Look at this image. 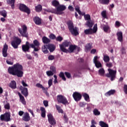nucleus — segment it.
<instances>
[{"instance_id":"nucleus-1","label":"nucleus","mask_w":127,"mask_h":127,"mask_svg":"<svg viewBox=\"0 0 127 127\" xmlns=\"http://www.w3.org/2000/svg\"><path fill=\"white\" fill-rule=\"evenodd\" d=\"M23 67L21 64L16 63L13 66L8 68V72L13 76H17L19 78H21L23 76V71H22Z\"/></svg>"},{"instance_id":"nucleus-2","label":"nucleus","mask_w":127,"mask_h":127,"mask_svg":"<svg viewBox=\"0 0 127 127\" xmlns=\"http://www.w3.org/2000/svg\"><path fill=\"white\" fill-rule=\"evenodd\" d=\"M66 9V6L61 5L57 7L56 9H44L45 11H47V12H51L52 13H55V14H62L63 13V11Z\"/></svg>"},{"instance_id":"nucleus-3","label":"nucleus","mask_w":127,"mask_h":127,"mask_svg":"<svg viewBox=\"0 0 127 127\" xmlns=\"http://www.w3.org/2000/svg\"><path fill=\"white\" fill-rule=\"evenodd\" d=\"M67 25L68 27V29L70 30L71 34L75 35V36L79 34V33L78 32V28H74V26H73V22H72V21H68L67 22Z\"/></svg>"},{"instance_id":"nucleus-4","label":"nucleus","mask_w":127,"mask_h":127,"mask_svg":"<svg viewBox=\"0 0 127 127\" xmlns=\"http://www.w3.org/2000/svg\"><path fill=\"white\" fill-rule=\"evenodd\" d=\"M57 100L60 104H63V105H69V102L67 100V98L65 96L62 95H58L57 96Z\"/></svg>"},{"instance_id":"nucleus-5","label":"nucleus","mask_w":127,"mask_h":127,"mask_svg":"<svg viewBox=\"0 0 127 127\" xmlns=\"http://www.w3.org/2000/svg\"><path fill=\"white\" fill-rule=\"evenodd\" d=\"M108 73L106 74V77L111 78V81H114L116 79V76L117 75V70H113L111 68H108Z\"/></svg>"},{"instance_id":"nucleus-6","label":"nucleus","mask_w":127,"mask_h":127,"mask_svg":"<svg viewBox=\"0 0 127 127\" xmlns=\"http://www.w3.org/2000/svg\"><path fill=\"white\" fill-rule=\"evenodd\" d=\"M70 45V42L65 41L62 44L60 45V47L61 51L64 53H68L69 50L66 49V47H68Z\"/></svg>"},{"instance_id":"nucleus-7","label":"nucleus","mask_w":127,"mask_h":127,"mask_svg":"<svg viewBox=\"0 0 127 127\" xmlns=\"http://www.w3.org/2000/svg\"><path fill=\"white\" fill-rule=\"evenodd\" d=\"M18 30L22 36H23L24 37H28V33H27V27L25 25L22 26V28H19Z\"/></svg>"},{"instance_id":"nucleus-8","label":"nucleus","mask_w":127,"mask_h":127,"mask_svg":"<svg viewBox=\"0 0 127 127\" xmlns=\"http://www.w3.org/2000/svg\"><path fill=\"white\" fill-rule=\"evenodd\" d=\"M1 121L4 122H10V113H5L0 116Z\"/></svg>"},{"instance_id":"nucleus-9","label":"nucleus","mask_w":127,"mask_h":127,"mask_svg":"<svg viewBox=\"0 0 127 127\" xmlns=\"http://www.w3.org/2000/svg\"><path fill=\"white\" fill-rule=\"evenodd\" d=\"M97 30H98V27H97V24H96L94 25L93 29L90 28L85 30L84 33L85 34H92V33H96Z\"/></svg>"},{"instance_id":"nucleus-10","label":"nucleus","mask_w":127,"mask_h":127,"mask_svg":"<svg viewBox=\"0 0 127 127\" xmlns=\"http://www.w3.org/2000/svg\"><path fill=\"white\" fill-rule=\"evenodd\" d=\"M40 45V43L37 40H35L33 41V44H30V46L31 47V48L34 49V51H38L39 50V49H38V47H39Z\"/></svg>"},{"instance_id":"nucleus-11","label":"nucleus","mask_w":127,"mask_h":127,"mask_svg":"<svg viewBox=\"0 0 127 127\" xmlns=\"http://www.w3.org/2000/svg\"><path fill=\"white\" fill-rule=\"evenodd\" d=\"M47 117L48 122L50 125H52L53 126L56 125V121L55 120V119H54V117H53V115H52V114H48Z\"/></svg>"},{"instance_id":"nucleus-12","label":"nucleus","mask_w":127,"mask_h":127,"mask_svg":"<svg viewBox=\"0 0 127 127\" xmlns=\"http://www.w3.org/2000/svg\"><path fill=\"white\" fill-rule=\"evenodd\" d=\"M100 59V57L95 56L93 59V62L96 67V68H101L102 67V64L99 61Z\"/></svg>"},{"instance_id":"nucleus-13","label":"nucleus","mask_w":127,"mask_h":127,"mask_svg":"<svg viewBox=\"0 0 127 127\" xmlns=\"http://www.w3.org/2000/svg\"><path fill=\"white\" fill-rule=\"evenodd\" d=\"M72 97L75 102H79L82 99V95L79 92H74L72 94Z\"/></svg>"},{"instance_id":"nucleus-14","label":"nucleus","mask_w":127,"mask_h":127,"mask_svg":"<svg viewBox=\"0 0 127 127\" xmlns=\"http://www.w3.org/2000/svg\"><path fill=\"white\" fill-rule=\"evenodd\" d=\"M21 42V40H20L19 38H17L15 41H12L11 43V44L12 47H13V48H14L15 49H16L18 47V45L20 44Z\"/></svg>"},{"instance_id":"nucleus-15","label":"nucleus","mask_w":127,"mask_h":127,"mask_svg":"<svg viewBox=\"0 0 127 127\" xmlns=\"http://www.w3.org/2000/svg\"><path fill=\"white\" fill-rule=\"evenodd\" d=\"M19 9L20 10L24 11V12H26L28 14H29L30 13V11L29 10L28 7H27V6H26V5L24 4H20Z\"/></svg>"},{"instance_id":"nucleus-16","label":"nucleus","mask_w":127,"mask_h":127,"mask_svg":"<svg viewBox=\"0 0 127 127\" xmlns=\"http://www.w3.org/2000/svg\"><path fill=\"white\" fill-rule=\"evenodd\" d=\"M20 90L22 95H24L25 97H27L28 96V90L26 88H24L21 86L20 87Z\"/></svg>"},{"instance_id":"nucleus-17","label":"nucleus","mask_w":127,"mask_h":127,"mask_svg":"<svg viewBox=\"0 0 127 127\" xmlns=\"http://www.w3.org/2000/svg\"><path fill=\"white\" fill-rule=\"evenodd\" d=\"M29 46H30V44H29V42H26L25 45H23L22 46V49L24 52H26V51H28L29 50Z\"/></svg>"},{"instance_id":"nucleus-18","label":"nucleus","mask_w":127,"mask_h":127,"mask_svg":"<svg viewBox=\"0 0 127 127\" xmlns=\"http://www.w3.org/2000/svg\"><path fill=\"white\" fill-rule=\"evenodd\" d=\"M8 49V46L6 45V44H5L3 46L2 50V55L3 57H6L7 56V49Z\"/></svg>"},{"instance_id":"nucleus-19","label":"nucleus","mask_w":127,"mask_h":127,"mask_svg":"<svg viewBox=\"0 0 127 127\" xmlns=\"http://www.w3.org/2000/svg\"><path fill=\"white\" fill-rule=\"evenodd\" d=\"M22 120L23 121H24V122H28L29 121H30V117L29 116V114H28L27 112L25 113L23 115Z\"/></svg>"},{"instance_id":"nucleus-20","label":"nucleus","mask_w":127,"mask_h":127,"mask_svg":"<svg viewBox=\"0 0 127 127\" xmlns=\"http://www.w3.org/2000/svg\"><path fill=\"white\" fill-rule=\"evenodd\" d=\"M117 35L119 41L120 42H123V32H122V31L118 32Z\"/></svg>"},{"instance_id":"nucleus-21","label":"nucleus","mask_w":127,"mask_h":127,"mask_svg":"<svg viewBox=\"0 0 127 127\" xmlns=\"http://www.w3.org/2000/svg\"><path fill=\"white\" fill-rule=\"evenodd\" d=\"M40 111L41 112V116L42 118H45L46 116V110H45V108H44V107H41Z\"/></svg>"},{"instance_id":"nucleus-22","label":"nucleus","mask_w":127,"mask_h":127,"mask_svg":"<svg viewBox=\"0 0 127 127\" xmlns=\"http://www.w3.org/2000/svg\"><path fill=\"white\" fill-rule=\"evenodd\" d=\"M18 94L19 95V97L20 98V101L23 104V105H26V102L25 101V99H24V97L21 95V94L20 93L18 92Z\"/></svg>"},{"instance_id":"nucleus-23","label":"nucleus","mask_w":127,"mask_h":127,"mask_svg":"<svg viewBox=\"0 0 127 127\" xmlns=\"http://www.w3.org/2000/svg\"><path fill=\"white\" fill-rule=\"evenodd\" d=\"M77 49V46L75 45H70L68 48L69 53H72L74 50H76Z\"/></svg>"},{"instance_id":"nucleus-24","label":"nucleus","mask_w":127,"mask_h":127,"mask_svg":"<svg viewBox=\"0 0 127 127\" xmlns=\"http://www.w3.org/2000/svg\"><path fill=\"white\" fill-rule=\"evenodd\" d=\"M82 97L84 98V100L86 102H90V96L86 93H82Z\"/></svg>"},{"instance_id":"nucleus-25","label":"nucleus","mask_w":127,"mask_h":127,"mask_svg":"<svg viewBox=\"0 0 127 127\" xmlns=\"http://www.w3.org/2000/svg\"><path fill=\"white\" fill-rule=\"evenodd\" d=\"M115 93H116L115 90H111L108 91L107 92H106L105 94V95L106 96V97H109V96H111V95H114V94H115Z\"/></svg>"},{"instance_id":"nucleus-26","label":"nucleus","mask_w":127,"mask_h":127,"mask_svg":"<svg viewBox=\"0 0 127 127\" xmlns=\"http://www.w3.org/2000/svg\"><path fill=\"white\" fill-rule=\"evenodd\" d=\"M101 26L105 32H108L110 30V27L108 25H101Z\"/></svg>"},{"instance_id":"nucleus-27","label":"nucleus","mask_w":127,"mask_h":127,"mask_svg":"<svg viewBox=\"0 0 127 127\" xmlns=\"http://www.w3.org/2000/svg\"><path fill=\"white\" fill-rule=\"evenodd\" d=\"M48 45H44L42 47V50L43 53L45 54H47L48 53Z\"/></svg>"},{"instance_id":"nucleus-28","label":"nucleus","mask_w":127,"mask_h":127,"mask_svg":"<svg viewBox=\"0 0 127 127\" xmlns=\"http://www.w3.org/2000/svg\"><path fill=\"white\" fill-rule=\"evenodd\" d=\"M48 49L51 52H53L54 50H55V46L52 44L48 45Z\"/></svg>"},{"instance_id":"nucleus-29","label":"nucleus","mask_w":127,"mask_h":127,"mask_svg":"<svg viewBox=\"0 0 127 127\" xmlns=\"http://www.w3.org/2000/svg\"><path fill=\"white\" fill-rule=\"evenodd\" d=\"M34 21L36 23V24L39 25L41 23V20L38 17H35L34 18Z\"/></svg>"},{"instance_id":"nucleus-30","label":"nucleus","mask_w":127,"mask_h":127,"mask_svg":"<svg viewBox=\"0 0 127 127\" xmlns=\"http://www.w3.org/2000/svg\"><path fill=\"white\" fill-rule=\"evenodd\" d=\"M15 0H6L7 3L11 4L12 8H14V1Z\"/></svg>"},{"instance_id":"nucleus-31","label":"nucleus","mask_w":127,"mask_h":127,"mask_svg":"<svg viewBox=\"0 0 127 127\" xmlns=\"http://www.w3.org/2000/svg\"><path fill=\"white\" fill-rule=\"evenodd\" d=\"M15 0H6L7 3L11 4L12 8H14V1Z\"/></svg>"},{"instance_id":"nucleus-32","label":"nucleus","mask_w":127,"mask_h":127,"mask_svg":"<svg viewBox=\"0 0 127 127\" xmlns=\"http://www.w3.org/2000/svg\"><path fill=\"white\" fill-rule=\"evenodd\" d=\"M9 87L12 89H16V82L15 81H12L10 83Z\"/></svg>"},{"instance_id":"nucleus-33","label":"nucleus","mask_w":127,"mask_h":127,"mask_svg":"<svg viewBox=\"0 0 127 127\" xmlns=\"http://www.w3.org/2000/svg\"><path fill=\"white\" fill-rule=\"evenodd\" d=\"M99 125L101 127H109V125L107 124V123H105L103 121H100L99 122Z\"/></svg>"},{"instance_id":"nucleus-34","label":"nucleus","mask_w":127,"mask_h":127,"mask_svg":"<svg viewBox=\"0 0 127 127\" xmlns=\"http://www.w3.org/2000/svg\"><path fill=\"white\" fill-rule=\"evenodd\" d=\"M42 41L43 43L47 44V43H49V42H50V39H48V38L46 37H43L42 38Z\"/></svg>"},{"instance_id":"nucleus-35","label":"nucleus","mask_w":127,"mask_h":127,"mask_svg":"<svg viewBox=\"0 0 127 127\" xmlns=\"http://www.w3.org/2000/svg\"><path fill=\"white\" fill-rule=\"evenodd\" d=\"M35 10L37 12H40V11L42 10V6L40 4H38V5L36 6Z\"/></svg>"},{"instance_id":"nucleus-36","label":"nucleus","mask_w":127,"mask_h":127,"mask_svg":"<svg viewBox=\"0 0 127 127\" xmlns=\"http://www.w3.org/2000/svg\"><path fill=\"white\" fill-rule=\"evenodd\" d=\"M93 113L94 116H100L101 115V112L96 108L93 110Z\"/></svg>"},{"instance_id":"nucleus-37","label":"nucleus","mask_w":127,"mask_h":127,"mask_svg":"<svg viewBox=\"0 0 127 127\" xmlns=\"http://www.w3.org/2000/svg\"><path fill=\"white\" fill-rule=\"evenodd\" d=\"M75 9L76 11H77L78 13L80 15H84V14H85V13H82V12H81V10H80V7H79V6H76L75 7Z\"/></svg>"},{"instance_id":"nucleus-38","label":"nucleus","mask_w":127,"mask_h":127,"mask_svg":"<svg viewBox=\"0 0 127 127\" xmlns=\"http://www.w3.org/2000/svg\"><path fill=\"white\" fill-rule=\"evenodd\" d=\"M6 62L8 65H13V59L11 58L6 60Z\"/></svg>"},{"instance_id":"nucleus-39","label":"nucleus","mask_w":127,"mask_h":127,"mask_svg":"<svg viewBox=\"0 0 127 127\" xmlns=\"http://www.w3.org/2000/svg\"><path fill=\"white\" fill-rule=\"evenodd\" d=\"M99 1L102 4H109L110 0H99Z\"/></svg>"},{"instance_id":"nucleus-40","label":"nucleus","mask_w":127,"mask_h":127,"mask_svg":"<svg viewBox=\"0 0 127 127\" xmlns=\"http://www.w3.org/2000/svg\"><path fill=\"white\" fill-rule=\"evenodd\" d=\"M86 25H87V26H88V27H90L91 28V27H92L93 25H94V23H93L92 20H89L87 21Z\"/></svg>"},{"instance_id":"nucleus-41","label":"nucleus","mask_w":127,"mask_h":127,"mask_svg":"<svg viewBox=\"0 0 127 127\" xmlns=\"http://www.w3.org/2000/svg\"><path fill=\"white\" fill-rule=\"evenodd\" d=\"M92 108H94V105L92 104L91 103L87 104V107L86 108V109L88 112H90L91 110H92Z\"/></svg>"},{"instance_id":"nucleus-42","label":"nucleus","mask_w":127,"mask_h":127,"mask_svg":"<svg viewBox=\"0 0 127 127\" xmlns=\"http://www.w3.org/2000/svg\"><path fill=\"white\" fill-rule=\"evenodd\" d=\"M98 74L100 76H104L105 75V70L104 68H100L98 71Z\"/></svg>"},{"instance_id":"nucleus-43","label":"nucleus","mask_w":127,"mask_h":127,"mask_svg":"<svg viewBox=\"0 0 127 127\" xmlns=\"http://www.w3.org/2000/svg\"><path fill=\"white\" fill-rule=\"evenodd\" d=\"M0 15H2V16H3L4 17H6L7 12H6V11L3 10L0 11Z\"/></svg>"},{"instance_id":"nucleus-44","label":"nucleus","mask_w":127,"mask_h":127,"mask_svg":"<svg viewBox=\"0 0 127 127\" xmlns=\"http://www.w3.org/2000/svg\"><path fill=\"white\" fill-rule=\"evenodd\" d=\"M4 107L6 110H9L10 108L9 106V103L6 102V101L4 102Z\"/></svg>"},{"instance_id":"nucleus-45","label":"nucleus","mask_w":127,"mask_h":127,"mask_svg":"<svg viewBox=\"0 0 127 127\" xmlns=\"http://www.w3.org/2000/svg\"><path fill=\"white\" fill-rule=\"evenodd\" d=\"M101 15L103 18H108V16H107V11L106 10L102 11Z\"/></svg>"},{"instance_id":"nucleus-46","label":"nucleus","mask_w":127,"mask_h":127,"mask_svg":"<svg viewBox=\"0 0 127 127\" xmlns=\"http://www.w3.org/2000/svg\"><path fill=\"white\" fill-rule=\"evenodd\" d=\"M56 108L59 113H61V114H63V110L61 109V107H60V106L56 105Z\"/></svg>"},{"instance_id":"nucleus-47","label":"nucleus","mask_w":127,"mask_h":127,"mask_svg":"<svg viewBox=\"0 0 127 127\" xmlns=\"http://www.w3.org/2000/svg\"><path fill=\"white\" fill-rule=\"evenodd\" d=\"M91 48H92V44H88L85 46L86 51H89V50H91Z\"/></svg>"},{"instance_id":"nucleus-48","label":"nucleus","mask_w":127,"mask_h":127,"mask_svg":"<svg viewBox=\"0 0 127 127\" xmlns=\"http://www.w3.org/2000/svg\"><path fill=\"white\" fill-rule=\"evenodd\" d=\"M52 4L54 6H55L57 7L58 5H59V1L56 0H54L52 1Z\"/></svg>"},{"instance_id":"nucleus-49","label":"nucleus","mask_w":127,"mask_h":127,"mask_svg":"<svg viewBox=\"0 0 127 127\" xmlns=\"http://www.w3.org/2000/svg\"><path fill=\"white\" fill-rule=\"evenodd\" d=\"M36 87H37V88H40L41 89H42L43 91H45V87L42 86V85L40 83H37L36 84Z\"/></svg>"},{"instance_id":"nucleus-50","label":"nucleus","mask_w":127,"mask_h":127,"mask_svg":"<svg viewBox=\"0 0 127 127\" xmlns=\"http://www.w3.org/2000/svg\"><path fill=\"white\" fill-rule=\"evenodd\" d=\"M121 25H122L121 22H120L119 21H116L115 22V27H116V28H119V27H120V26H121Z\"/></svg>"},{"instance_id":"nucleus-51","label":"nucleus","mask_w":127,"mask_h":127,"mask_svg":"<svg viewBox=\"0 0 127 127\" xmlns=\"http://www.w3.org/2000/svg\"><path fill=\"white\" fill-rule=\"evenodd\" d=\"M59 76L62 78L64 81H66V78L65 77V75H64V72H60L59 74Z\"/></svg>"},{"instance_id":"nucleus-52","label":"nucleus","mask_w":127,"mask_h":127,"mask_svg":"<svg viewBox=\"0 0 127 127\" xmlns=\"http://www.w3.org/2000/svg\"><path fill=\"white\" fill-rule=\"evenodd\" d=\"M103 60L105 62H109V61H110V57L108 56H104Z\"/></svg>"},{"instance_id":"nucleus-53","label":"nucleus","mask_w":127,"mask_h":127,"mask_svg":"<svg viewBox=\"0 0 127 127\" xmlns=\"http://www.w3.org/2000/svg\"><path fill=\"white\" fill-rule=\"evenodd\" d=\"M46 74L48 77H50V76H53L54 73L51 70H48L46 71Z\"/></svg>"},{"instance_id":"nucleus-54","label":"nucleus","mask_w":127,"mask_h":127,"mask_svg":"<svg viewBox=\"0 0 127 127\" xmlns=\"http://www.w3.org/2000/svg\"><path fill=\"white\" fill-rule=\"evenodd\" d=\"M53 83V78H51L48 80V84L49 85V88H50L52 86Z\"/></svg>"},{"instance_id":"nucleus-55","label":"nucleus","mask_w":127,"mask_h":127,"mask_svg":"<svg viewBox=\"0 0 127 127\" xmlns=\"http://www.w3.org/2000/svg\"><path fill=\"white\" fill-rule=\"evenodd\" d=\"M50 69L51 71H52V72L54 73V74H55V73H56V68L55 67V66H50Z\"/></svg>"},{"instance_id":"nucleus-56","label":"nucleus","mask_w":127,"mask_h":127,"mask_svg":"<svg viewBox=\"0 0 127 127\" xmlns=\"http://www.w3.org/2000/svg\"><path fill=\"white\" fill-rule=\"evenodd\" d=\"M84 15V19L85 20H90L91 19V16L89 14L83 15Z\"/></svg>"},{"instance_id":"nucleus-57","label":"nucleus","mask_w":127,"mask_h":127,"mask_svg":"<svg viewBox=\"0 0 127 127\" xmlns=\"http://www.w3.org/2000/svg\"><path fill=\"white\" fill-rule=\"evenodd\" d=\"M64 74L66 77L68 78V79H70V78H71V73H70L69 72H65Z\"/></svg>"},{"instance_id":"nucleus-58","label":"nucleus","mask_w":127,"mask_h":127,"mask_svg":"<svg viewBox=\"0 0 127 127\" xmlns=\"http://www.w3.org/2000/svg\"><path fill=\"white\" fill-rule=\"evenodd\" d=\"M86 105H87V103H86L85 102H80L79 104V107L81 108H83V107H85Z\"/></svg>"},{"instance_id":"nucleus-59","label":"nucleus","mask_w":127,"mask_h":127,"mask_svg":"<svg viewBox=\"0 0 127 127\" xmlns=\"http://www.w3.org/2000/svg\"><path fill=\"white\" fill-rule=\"evenodd\" d=\"M57 41H60V42H61L62 40H63V38H62L61 36H59L58 37L56 38Z\"/></svg>"},{"instance_id":"nucleus-60","label":"nucleus","mask_w":127,"mask_h":127,"mask_svg":"<svg viewBox=\"0 0 127 127\" xmlns=\"http://www.w3.org/2000/svg\"><path fill=\"white\" fill-rule=\"evenodd\" d=\"M123 90L124 91V93H125V94H127V84L124 85Z\"/></svg>"},{"instance_id":"nucleus-61","label":"nucleus","mask_w":127,"mask_h":127,"mask_svg":"<svg viewBox=\"0 0 127 127\" xmlns=\"http://www.w3.org/2000/svg\"><path fill=\"white\" fill-rule=\"evenodd\" d=\"M107 67H108V68H112L113 67V64L112 63H109L106 64Z\"/></svg>"},{"instance_id":"nucleus-62","label":"nucleus","mask_w":127,"mask_h":127,"mask_svg":"<svg viewBox=\"0 0 127 127\" xmlns=\"http://www.w3.org/2000/svg\"><path fill=\"white\" fill-rule=\"evenodd\" d=\"M43 104L45 107H47V106H48V101L47 100H44Z\"/></svg>"},{"instance_id":"nucleus-63","label":"nucleus","mask_w":127,"mask_h":127,"mask_svg":"<svg viewBox=\"0 0 127 127\" xmlns=\"http://www.w3.org/2000/svg\"><path fill=\"white\" fill-rule=\"evenodd\" d=\"M55 58V57H54V56H53V55H50L48 57L49 60H54Z\"/></svg>"},{"instance_id":"nucleus-64","label":"nucleus","mask_w":127,"mask_h":127,"mask_svg":"<svg viewBox=\"0 0 127 127\" xmlns=\"http://www.w3.org/2000/svg\"><path fill=\"white\" fill-rule=\"evenodd\" d=\"M50 38H51V39H55V38H56V36H55L54 34H51L50 36H49Z\"/></svg>"}]
</instances>
